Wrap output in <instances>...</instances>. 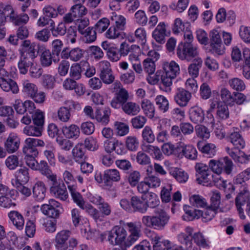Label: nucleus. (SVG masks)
Masks as SVG:
<instances>
[{
	"label": "nucleus",
	"mask_w": 250,
	"mask_h": 250,
	"mask_svg": "<svg viewBox=\"0 0 250 250\" xmlns=\"http://www.w3.org/2000/svg\"><path fill=\"white\" fill-rule=\"evenodd\" d=\"M154 215L144 216L142 223L146 227L157 229H163L168 224L170 217L163 209L156 208L154 210Z\"/></svg>",
	"instance_id": "obj_1"
},
{
	"label": "nucleus",
	"mask_w": 250,
	"mask_h": 250,
	"mask_svg": "<svg viewBox=\"0 0 250 250\" xmlns=\"http://www.w3.org/2000/svg\"><path fill=\"white\" fill-rule=\"evenodd\" d=\"M220 95L224 104L233 106L235 104L241 105L246 100V96L239 92L231 93L227 88L222 87L220 91Z\"/></svg>",
	"instance_id": "obj_2"
},
{
	"label": "nucleus",
	"mask_w": 250,
	"mask_h": 250,
	"mask_svg": "<svg viewBox=\"0 0 250 250\" xmlns=\"http://www.w3.org/2000/svg\"><path fill=\"white\" fill-rule=\"evenodd\" d=\"M177 55L181 60L188 61L200 58L198 47L191 42L180 43L177 49Z\"/></svg>",
	"instance_id": "obj_3"
},
{
	"label": "nucleus",
	"mask_w": 250,
	"mask_h": 250,
	"mask_svg": "<svg viewBox=\"0 0 250 250\" xmlns=\"http://www.w3.org/2000/svg\"><path fill=\"white\" fill-rule=\"evenodd\" d=\"M49 181L52 182L50 188L51 195L61 201H66L68 197V194L64 183L62 181L58 182L57 175Z\"/></svg>",
	"instance_id": "obj_4"
},
{
	"label": "nucleus",
	"mask_w": 250,
	"mask_h": 250,
	"mask_svg": "<svg viewBox=\"0 0 250 250\" xmlns=\"http://www.w3.org/2000/svg\"><path fill=\"white\" fill-rule=\"evenodd\" d=\"M210 47L212 51L218 54L222 55L225 52V47L223 44L219 31L216 29L211 30L209 32Z\"/></svg>",
	"instance_id": "obj_5"
},
{
	"label": "nucleus",
	"mask_w": 250,
	"mask_h": 250,
	"mask_svg": "<svg viewBox=\"0 0 250 250\" xmlns=\"http://www.w3.org/2000/svg\"><path fill=\"white\" fill-rule=\"evenodd\" d=\"M65 104L67 107H60L57 111V116L60 121L66 123L71 118L70 110L72 109H79L80 108V105L79 103L72 100L66 101Z\"/></svg>",
	"instance_id": "obj_6"
},
{
	"label": "nucleus",
	"mask_w": 250,
	"mask_h": 250,
	"mask_svg": "<svg viewBox=\"0 0 250 250\" xmlns=\"http://www.w3.org/2000/svg\"><path fill=\"white\" fill-rule=\"evenodd\" d=\"M84 53V50L79 47L73 48L70 50L65 47L61 52V56L62 59L76 62L83 57Z\"/></svg>",
	"instance_id": "obj_7"
},
{
	"label": "nucleus",
	"mask_w": 250,
	"mask_h": 250,
	"mask_svg": "<svg viewBox=\"0 0 250 250\" xmlns=\"http://www.w3.org/2000/svg\"><path fill=\"white\" fill-rule=\"evenodd\" d=\"M61 207V204L54 199H50L47 204H45L41 206V209L43 214L49 217L55 218L58 217L60 211L58 208Z\"/></svg>",
	"instance_id": "obj_8"
},
{
	"label": "nucleus",
	"mask_w": 250,
	"mask_h": 250,
	"mask_svg": "<svg viewBox=\"0 0 250 250\" xmlns=\"http://www.w3.org/2000/svg\"><path fill=\"white\" fill-rule=\"evenodd\" d=\"M45 143L43 140L33 138H28L24 141V145L22 148L23 153H32L34 155H38V151L36 147H43Z\"/></svg>",
	"instance_id": "obj_9"
},
{
	"label": "nucleus",
	"mask_w": 250,
	"mask_h": 250,
	"mask_svg": "<svg viewBox=\"0 0 250 250\" xmlns=\"http://www.w3.org/2000/svg\"><path fill=\"white\" fill-rule=\"evenodd\" d=\"M71 233L69 230L64 229L56 234L55 238V247L57 250H67V241L70 237Z\"/></svg>",
	"instance_id": "obj_10"
},
{
	"label": "nucleus",
	"mask_w": 250,
	"mask_h": 250,
	"mask_svg": "<svg viewBox=\"0 0 250 250\" xmlns=\"http://www.w3.org/2000/svg\"><path fill=\"white\" fill-rule=\"evenodd\" d=\"M36 47V44L29 40L22 41L19 50L20 56L35 58L37 57Z\"/></svg>",
	"instance_id": "obj_11"
},
{
	"label": "nucleus",
	"mask_w": 250,
	"mask_h": 250,
	"mask_svg": "<svg viewBox=\"0 0 250 250\" xmlns=\"http://www.w3.org/2000/svg\"><path fill=\"white\" fill-rule=\"evenodd\" d=\"M125 226L127 227L129 235L128 237V244L131 246L136 241H137L141 236V225L137 224L134 222H128L126 223Z\"/></svg>",
	"instance_id": "obj_12"
},
{
	"label": "nucleus",
	"mask_w": 250,
	"mask_h": 250,
	"mask_svg": "<svg viewBox=\"0 0 250 250\" xmlns=\"http://www.w3.org/2000/svg\"><path fill=\"white\" fill-rule=\"evenodd\" d=\"M191 93L184 88H178L174 96L175 102L180 107H186L191 98Z\"/></svg>",
	"instance_id": "obj_13"
},
{
	"label": "nucleus",
	"mask_w": 250,
	"mask_h": 250,
	"mask_svg": "<svg viewBox=\"0 0 250 250\" xmlns=\"http://www.w3.org/2000/svg\"><path fill=\"white\" fill-rule=\"evenodd\" d=\"M20 139L15 133H11L4 142V147L9 153H13L17 151L20 146Z\"/></svg>",
	"instance_id": "obj_14"
},
{
	"label": "nucleus",
	"mask_w": 250,
	"mask_h": 250,
	"mask_svg": "<svg viewBox=\"0 0 250 250\" xmlns=\"http://www.w3.org/2000/svg\"><path fill=\"white\" fill-rule=\"evenodd\" d=\"M0 87L3 91L6 92H11L13 94H17L20 91L18 83L11 79H0Z\"/></svg>",
	"instance_id": "obj_15"
},
{
	"label": "nucleus",
	"mask_w": 250,
	"mask_h": 250,
	"mask_svg": "<svg viewBox=\"0 0 250 250\" xmlns=\"http://www.w3.org/2000/svg\"><path fill=\"white\" fill-rule=\"evenodd\" d=\"M8 217L11 223L19 230H22L24 225V219L23 215L16 210L10 211Z\"/></svg>",
	"instance_id": "obj_16"
},
{
	"label": "nucleus",
	"mask_w": 250,
	"mask_h": 250,
	"mask_svg": "<svg viewBox=\"0 0 250 250\" xmlns=\"http://www.w3.org/2000/svg\"><path fill=\"white\" fill-rule=\"evenodd\" d=\"M166 25L165 22H160L152 32V37L157 42L163 44L166 36Z\"/></svg>",
	"instance_id": "obj_17"
},
{
	"label": "nucleus",
	"mask_w": 250,
	"mask_h": 250,
	"mask_svg": "<svg viewBox=\"0 0 250 250\" xmlns=\"http://www.w3.org/2000/svg\"><path fill=\"white\" fill-rule=\"evenodd\" d=\"M163 69L167 76L170 78H176L180 73V67L174 61L165 62L163 63Z\"/></svg>",
	"instance_id": "obj_18"
},
{
	"label": "nucleus",
	"mask_w": 250,
	"mask_h": 250,
	"mask_svg": "<svg viewBox=\"0 0 250 250\" xmlns=\"http://www.w3.org/2000/svg\"><path fill=\"white\" fill-rule=\"evenodd\" d=\"M14 190L5 194L0 195V207L3 208H14L16 206L15 198L14 197Z\"/></svg>",
	"instance_id": "obj_19"
},
{
	"label": "nucleus",
	"mask_w": 250,
	"mask_h": 250,
	"mask_svg": "<svg viewBox=\"0 0 250 250\" xmlns=\"http://www.w3.org/2000/svg\"><path fill=\"white\" fill-rule=\"evenodd\" d=\"M33 195L34 198L38 201H42L46 195V188L44 183L38 181L33 187Z\"/></svg>",
	"instance_id": "obj_20"
},
{
	"label": "nucleus",
	"mask_w": 250,
	"mask_h": 250,
	"mask_svg": "<svg viewBox=\"0 0 250 250\" xmlns=\"http://www.w3.org/2000/svg\"><path fill=\"white\" fill-rule=\"evenodd\" d=\"M190 121L195 124L201 123L204 119V114L203 110L198 106L192 107L189 111Z\"/></svg>",
	"instance_id": "obj_21"
},
{
	"label": "nucleus",
	"mask_w": 250,
	"mask_h": 250,
	"mask_svg": "<svg viewBox=\"0 0 250 250\" xmlns=\"http://www.w3.org/2000/svg\"><path fill=\"white\" fill-rule=\"evenodd\" d=\"M62 132L66 138L69 139H76L80 133L79 127L74 124L63 126L62 127Z\"/></svg>",
	"instance_id": "obj_22"
},
{
	"label": "nucleus",
	"mask_w": 250,
	"mask_h": 250,
	"mask_svg": "<svg viewBox=\"0 0 250 250\" xmlns=\"http://www.w3.org/2000/svg\"><path fill=\"white\" fill-rule=\"evenodd\" d=\"M34 59L29 57L20 56V59L18 64V68L20 73L25 74L28 71V69L31 67L34 62Z\"/></svg>",
	"instance_id": "obj_23"
},
{
	"label": "nucleus",
	"mask_w": 250,
	"mask_h": 250,
	"mask_svg": "<svg viewBox=\"0 0 250 250\" xmlns=\"http://www.w3.org/2000/svg\"><path fill=\"white\" fill-rule=\"evenodd\" d=\"M203 61L201 58L194 59L188 68V73L193 78H197L199 74V70L202 66Z\"/></svg>",
	"instance_id": "obj_24"
},
{
	"label": "nucleus",
	"mask_w": 250,
	"mask_h": 250,
	"mask_svg": "<svg viewBox=\"0 0 250 250\" xmlns=\"http://www.w3.org/2000/svg\"><path fill=\"white\" fill-rule=\"evenodd\" d=\"M104 182L108 184L111 182H118L121 180V175L116 169H110L104 171Z\"/></svg>",
	"instance_id": "obj_25"
},
{
	"label": "nucleus",
	"mask_w": 250,
	"mask_h": 250,
	"mask_svg": "<svg viewBox=\"0 0 250 250\" xmlns=\"http://www.w3.org/2000/svg\"><path fill=\"white\" fill-rule=\"evenodd\" d=\"M122 110L127 115L135 116L137 115L140 111L139 105L133 102H127L122 105Z\"/></svg>",
	"instance_id": "obj_26"
},
{
	"label": "nucleus",
	"mask_w": 250,
	"mask_h": 250,
	"mask_svg": "<svg viewBox=\"0 0 250 250\" xmlns=\"http://www.w3.org/2000/svg\"><path fill=\"white\" fill-rule=\"evenodd\" d=\"M221 174H214L212 176V184L214 183V185L218 188L223 189L229 190L231 189L234 190L233 185L230 183H228L226 180L223 179Z\"/></svg>",
	"instance_id": "obj_27"
},
{
	"label": "nucleus",
	"mask_w": 250,
	"mask_h": 250,
	"mask_svg": "<svg viewBox=\"0 0 250 250\" xmlns=\"http://www.w3.org/2000/svg\"><path fill=\"white\" fill-rule=\"evenodd\" d=\"M193 232V229L190 227H187L185 229V232H181L178 235V241L182 244L189 246V248H191V235Z\"/></svg>",
	"instance_id": "obj_28"
},
{
	"label": "nucleus",
	"mask_w": 250,
	"mask_h": 250,
	"mask_svg": "<svg viewBox=\"0 0 250 250\" xmlns=\"http://www.w3.org/2000/svg\"><path fill=\"white\" fill-rule=\"evenodd\" d=\"M22 91L28 97L31 98L38 91L37 86L29 80H24L22 81Z\"/></svg>",
	"instance_id": "obj_29"
},
{
	"label": "nucleus",
	"mask_w": 250,
	"mask_h": 250,
	"mask_svg": "<svg viewBox=\"0 0 250 250\" xmlns=\"http://www.w3.org/2000/svg\"><path fill=\"white\" fill-rule=\"evenodd\" d=\"M131 205L135 211L141 213H145L147 209L146 202L137 196H133L131 199Z\"/></svg>",
	"instance_id": "obj_30"
},
{
	"label": "nucleus",
	"mask_w": 250,
	"mask_h": 250,
	"mask_svg": "<svg viewBox=\"0 0 250 250\" xmlns=\"http://www.w3.org/2000/svg\"><path fill=\"white\" fill-rule=\"evenodd\" d=\"M15 176L14 184L26 183L29 179L28 169L25 167H21L16 171Z\"/></svg>",
	"instance_id": "obj_31"
},
{
	"label": "nucleus",
	"mask_w": 250,
	"mask_h": 250,
	"mask_svg": "<svg viewBox=\"0 0 250 250\" xmlns=\"http://www.w3.org/2000/svg\"><path fill=\"white\" fill-rule=\"evenodd\" d=\"M37 166L34 170H39L41 173L44 175L49 180L56 176L57 175L53 173L49 168L47 163L45 161H41L37 163Z\"/></svg>",
	"instance_id": "obj_32"
},
{
	"label": "nucleus",
	"mask_w": 250,
	"mask_h": 250,
	"mask_svg": "<svg viewBox=\"0 0 250 250\" xmlns=\"http://www.w3.org/2000/svg\"><path fill=\"white\" fill-rule=\"evenodd\" d=\"M115 230L116 233H117L119 245L125 248L129 247L130 245L128 244V240L126 230L123 227L116 226Z\"/></svg>",
	"instance_id": "obj_33"
},
{
	"label": "nucleus",
	"mask_w": 250,
	"mask_h": 250,
	"mask_svg": "<svg viewBox=\"0 0 250 250\" xmlns=\"http://www.w3.org/2000/svg\"><path fill=\"white\" fill-rule=\"evenodd\" d=\"M169 173L180 183H185L188 179V174L181 169L177 167L171 169Z\"/></svg>",
	"instance_id": "obj_34"
},
{
	"label": "nucleus",
	"mask_w": 250,
	"mask_h": 250,
	"mask_svg": "<svg viewBox=\"0 0 250 250\" xmlns=\"http://www.w3.org/2000/svg\"><path fill=\"white\" fill-rule=\"evenodd\" d=\"M229 140L235 148H243L245 146V142L238 132H233L230 133Z\"/></svg>",
	"instance_id": "obj_35"
},
{
	"label": "nucleus",
	"mask_w": 250,
	"mask_h": 250,
	"mask_svg": "<svg viewBox=\"0 0 250 250\" xmlns=\"http://www.w3.org/2000/svg\"><path fill=\"white\" fill-rule=\"evenodd\" d=\"M190 27V25L189 22H184L180 18H176L172 25V30L174 34H178Z\"/></svg>",
	"instance_id": "obj_36"
},
{
	"label": "nucleus",
	"mask_w": 250,
	"mask_h": 250,
	"mask_svg": "<svg viewBox=\"0 0 250 250\" xmlns=\"http://www.w3.org/2000/svg\"><path fill=\"white\" fill-rule=\"evenodd\" d=\"M120 82H116L114 83V89L119 88V89L116 93V97L119 102L122 103V105L127 102L129 98V94L127 91L123 87H121Z\"/></svg>",
	"instance_id": "obj_37"
},
{
	"label": "nucleus",
	"mask_w": 250,
	"mask_h": 250,
	"mask_svg": "<svg viewBox=\"0 0 250 250\" xmlns=\"http://www.w3.org/2000/svg\"><path fill=\"white\" fill-rule=\"evenodd\" d=\"M110 115V110L108 108H106L104 111L97 109L95 112V118L98 122L106 125L109 122Z\"/></svg>",
	"instance_id": "obj_38"
},
{
	"label": "nucleus",
	"mask_w": 250,
	"mask_h": 250,
	"mask_svg": "<svg viewBox=\"0 0 250 250\" xmlns=\"http://www.w3.org/2000/svg\"><path fill=\"white\" fill-rule=\"evenodd\" d=\"M206 208L204 211L200 210V217L202 218V221L207 222L211 220L218 212V210L210 206L205 207Z\"/></svg>",
	"instance_id": "obj_39"
},
{
	"label": "nucleus",
	"mask_w": 250,
	"mask_h": 250,
	"mask_svg": "<svg viewBox=\"0 0 250 250\" xmlns=\"http://www.w3.org/2000/svg\"><path fill=\"white\" fill-rule=\"evenodd\" d=\"M184 209L185 214L182 217L184 220L189 221L200 218V215L201 214L200 209L192 210L188 206H185L184 207Z\"/></svg>",
	"instance_id": "obj_40"
},
{
	"label": "nucleus",
	"mask_w": 250,
	"mask_h": 250,
	"mask_svg": "<svg viewBox=\"0 0 250 250\" xmlns=\"http://www.w3.org/2000/svg\"><path fill=\"white\" fill-rule=\"evenodd\" d=\"M142 109L144 114L150 118L154 117L155 113V107L153 104L147 99H144L141 103Z\"/></svg>",
	"instance_id": "obj_41"
},
{
	"label": "nucleus",
	"mask_w": 250,
	"mask_h": 250,
	"mask_svg": "<svg viewBox=\"0 0 250 250\" xmlns=\"http://www.w3.org/2000/svg\"><path fill=\"white\" fill-rule=\"evenodd\" d=\"M71 195L72 199L75 203L81 209L83 208V207L87 204L84 201L82 195L78 192L75 189L73 188L72 187L68 186Z\"/></svg>",
	"instance_id": "obj_42"
},
{
	"label": "nucleus",
	"mask_w": 250,
	"mask_h": 250,
	"mask_svg": "<svg viewBox=\"0 0 250 250\" xmlns=\"http://www.w3.org/2000/svg\"><path fill=\"white\" fill-rule=\"evenodd\" d=\"M203 141H200L197 143V147L202 152L207 154L209 157H212L215 154L216 146L213 144H203Z\"/></svg>",
	"instance_id": "obj_43"
},
{
	"label": "nucleus",
	"mask_w": 250,
	"mask_h": 250,
	"mask_svg": "<svg viewBox=\"0 0 250 250\" xmlns=\"http://www.w3.org/2000/svg\"><path fill=\"white\" fill-rule=\"evenodd\" d=\"M53 61H54V59L50 50L44 49L41 55L40 62L41 65L43 67H48L51 65Z\"/></svg>",
	"instance_id": "obj_44"
},
{
	"label": "nucleus",
	"mask_w": 250,
	"mask_h": 250,
	"mask_svg": "<svg viewBox=\"0 0 250 250\" xmlns=\"http://www.w3.org/2000/svg\"><path fill=\"white\" fill-rule=\"evenodd\" d=\"M114 126L116 135L118 136H125L129 133V127L125 123L116 121L114 124Z\"/></svg>",
	"instance_id": "obj_45"
},
{
	"label": "nucleus",
	"mask_w": 250,
	"mask_h": 250,
	"mask_svg": "<svg viewBox=\"0 0 250 250\" xmlns=\"http://www.w3.org/2000/svg\"><path fill=\"white\" fill-rule=\"evenodd\" d=\"M191 205L194 207L205 208L207 207L208 203L205 198L198 194H194L189 198Z\"/></svg>",
	"instance_id": "obj_46"
},
{
	"label": "nucleus",
	"mask_w": 250,
	"mask_h": 250,
	"mask_svg": "<svg viewBox=\"0 0 250 250\" xmlns=\"http://www.w3.org/2000/svg\"><path fill=\"white\" fill-rule=\"evenodd\" d=\"M125 145L126 148L130 151L137 150L139 146V141L135 136H129L125 139Z\"/></svg>",
	"instance_id": "obj_47"
},
{
	"label": "nucleus",
	"mask_w": 250,
	"mask_h": 250,
	"mask_svg": "<svg viewBox=\"0 0 250 250\" xmlns=\"http://www.w3.org/2000/svg\"><path fill=\"white\" fill-rule=\"evenodd\" d=\"M55 147L52 145H47L43 151L45 158L47 160L50 166H54L56 164Z\"/></svg>",
	"instance_id": "obj_48"
},
{
	"label": "nucleus",
	"mask_w": 250,
	"mask_h": 250,
	"mask_svg": "<svg viewBox=\"0 0 250 250\" xmlns=\"http://www.w3.org/2000/svg\"><path fill=\"white\" fill-rule=\"evenodd\" d=\"M229 86L236 91H242L246 88V85L244 81L238 78L230 79L228 81Z\"/></svg>",
	"instance_id": "obj_49"
},
{
	"label": "nucleus",
	"mask_w": 250,
	"mask_h": 250,
	"mask_svg": "<svg viewBox=\"0 0 250 250\" xmlns=\"http://www.w3.org/2000/svg\"><path fill=\"white\" fill-rule=\"evenodd\" d=\"M213 175V174L209 170L208 172L199 175L196 180L199 184L206 186H211Z\"/></svg>",
	"instance_id": "obj_50"
},
{
	"label": "nucleus",
	"mask_w": 250,
	"mask_h": 250,
	"mask_svg": "<svg viewBox=\"0 0 250 250\" xmlns=\"http://www.w3.org/2000/svg\"><path fill=\"white\" fill-rule=\"evenodd\" d=\"M43 128L38 125H29L23 128V132L28 136L40 137L42 134Z\"/></svg>",
	"instance_id": "obj_51"
},
{
	"label": "nucleus",
	"mask_w": 250,
	"mask_h": 250,
	"mask_svg": "<svg viewBox=\"0 0 250 250\" xmlns=\"http://www.w3.org/2000/svg\"><path fill=\"white\" fill-rule=\"evenodd\" d=\"M32 119L34 125L43 128L44 124V113L43 111L39 109H37L32 114Z\"/></svg>",
	"instance_id": "obj_52"
},
{
	"label": "nucleus",
	"mask_w": 250,
	"mask_h": 250,
	"mask_svg": "<svg viewBox=\"0 0 250 250\" xmlns=\"http://www.w3.org/2000/svg\"><path fill=\"white\" fill-rule=\"evenodd\" d=\"M156 105L158 108L163 112L165 113L169 109V102L167 99L163 95H158L155 99Z\"/></svg>",
	"instance_id": "obj_53"
},
{
	"label": "nucleus",
	"mask_w": 250,
	"mask_h": 250,
	"mask_svg": "<svg viewBox=\"0 0 250 250\" xmlns=\"http://www.w3.org/2000/svg\"><path fill=\"white\" fill-rule=\"evenodd\" d=\"M139 46L137 45H130L125 42H122L120 46L119 53L123 56H126L134 50H139Z\"/></svg>",
	"instance_id": "obj_54"
},
{
	"label": "nucleus",
	"mask_w": 250,
	"mask_h": 250,
	"mask_svg": "<svg viewBox=\"0 0 250 250\" xmlns=\"http://www.w3.org/2000/svg\"><path fill=\"white\" fill-rule=\"evenodd\" d=\"M142 136L143 140L148 144L153 143L155 139V136L152 129L148 126H145L143 129Z\"/></svg>",
	"instance_id": "obj_55"
},
{
	"label": "nucleus",
	"mask_w": 250,
	"mask_h": 250,
	"mask_svg": "<svg viewBox=\"0 0 250 250\" xmlns=\"http://www.w3.org/2000/svg\"><path fill=\"white\" fill-rule=\"evenodd\" d=\"M42 85L46 89H52L55 84L56 80L55 77L50 74H45L42 75Z\"/></svg>",
	"instance_id": "obj_56"
},
{
	"label": "nucleus",
	"mask_w": 250,
	"mask_h": 250,
	"mask_svg": "<svg viewBox=\"0 0 250 250\" xmlns=\"http://www.w3.org/2000/svg\"><path fill=\"white\" fill-rule=\"evenodd\" d=\"M83 71V66L81 64V62L79 63L73 64L70 70V76L75 80H79L81 77V73Z\"/></svg>",
	"instance_id": "obj_57"
},
{
	"label": "nucleus",
	"mask_w": 250,
	"mask_h": 250,
	"mask_svg": "<svg viewBox=\"0 0 250 250\" xmlns=\"http://www.w3.org/2000/svg\"><path fill=\"white\" fill-rule=\"evenodd\" d=\"M81 34L83 36V41L86 43H91L94 42L97 38L96 30L89 27L87 28L85 31Z\"/></svg>",
	"instance_id": "obj_58"
},
{
	"label": "nucleus",
	"mask_w": 250,
	"mask_h": 250,
	"mask_svg": "<svg viewBox=\"0 0 250 250\" xmlns=\"http://www.w3.org/2000/svg\"><path fill=\"white\" fill-rule=\"evenodd\" d=\"M50 31L54 37L58 36H63L66 32V27L63 22H60L57 27H55V24L51 26Z\"/></svg>",
	"instance_id": "obj_59"
},
{
	"label": "nucleus",
	"mask_w": 250,
	"mask_h": 250,
	"mask_svg": "<svg viewBox=\"0 0 250 250\" xmlns=\"http://www.w3.org/2000/svg\"><path fill=\"white\" fill-rule=\"evenodd\" d=\"M183 154L188 159L195 160L197 157V151L191 145H188L182 149Z\"/></svg>",
	"instance_id": "obj_60"
},
{
	"label": "nucleus",
	"mask_w": 250,
	"mask_h": 250,
	"mask_svg": "<svg viewBox=\"0 0 250 250\" xmlns=\"http://www.w3.org/2000/svg\"><path fill=\"white\" fill-rule=\"evenodd\" d=\"M149 188H155L160 186L161 180L157 176L152 174H148L144 178Z\"/></svg>",
	"instance_id": "obj_61"
},
{
	"label": "nucleus",
	"mask_w": 250,
	"mask_h": 250,
	"mask_svg": "<svg viewBox=\"0 0 250 250\" xmlns=\"http://www.w3.org/2000/svg\"><path fill=\"white\" fill-rule=\"evenodd\" d=\"M135 37L138 42L142 45H145L146 42V30L142 27L137 28L134 33Z\"/></svg>",
	"instance_id": "obj_62"
},
{
	"label": "nucleus",
	"mask_w": 250,
	"mask_h": 250,
	"mask_svg": "<svg viewBox=\"0 0 250 250\" xmlns=\"http://www.w3.org/2000/svg\"><path fill=\"white\" fill-rule=\"evenodd\" d=\"M71 11L76 19L82 17L87 13L85 7L80 4H76L73 6L71 8Z\"/></svg>",
	"instance_id": "obj_63"
},
{
	"label": "nucleus",
	"mask_w": 250,
	"mask_h": 250,
	"mask_svg": "<svg viewBox=\"0 0 250 250\" xmlns=\"http://www.w3.org/2000/svg\"><path fill=\"white\" fill-rule=\"evenodd\" d=\"M111 20L115 22V26L117 28L120 29V30L124 29L126 23V20L124 16L113 13V15L111 17Z\"/></svg>",
	"instance_id": "obj_64"
}]
</instances>
